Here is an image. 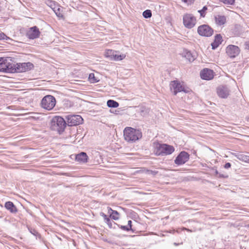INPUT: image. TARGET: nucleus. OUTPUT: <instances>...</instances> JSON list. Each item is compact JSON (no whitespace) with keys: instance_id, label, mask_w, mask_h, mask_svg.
Here are the masks:
<instances>
[{"instance_id":"1","label":"nucleus","mask_w":249,"mask_h":249,"mask_svg":"<svg viewBox=\"0 0 249 249\" xmlns=\"http://www.w3.org/2000/svg\"><path fill=\"white\" fill-rule=\"evenodd\" d=\"M66 124V121L62 117L54 116L51 120L50 128L52 130L61 134L64 131Z\"/></svg>"},{"instance_id":"2","label":"nucleus","mask_w":249,"mask_h":249,"mask_svg":"<svg viewBox=\"0 0 249 249\" xmlns=\"http://www.w3.org/2000/svg\"><path fill=\"white\" fill-rule=\"evenodd\" d=\"M140 131L131 127H126L124 130V140L129 143H133L139 140Z\"/></svg>"},{"instance_id":"3","label":"nucleus","mask_w":249,"mask_h":249,"mask_svg":"<svg viewBox=\"0 0 249 249\" xmlns=\"http://www.w3.org/2000/svg\"><path fill=\"white\" fill-rule=\"evenodd\" d=\"M175 151L174 147L167 144L158 143L156 145V154L159 156H165L170 155Z\"/></svg>"},{"instance_id":"4","label":"nucleus","mask_w":249,"mask_h":249,"mask_svg":"<svg viewBox=\"0 0 249 249\" xmlns=\"http://www.w3.org/2000/svg\"><path fill=\"white\" fill-rule=\"evenodd\" d=\"M55 104V98L50 95L44 96L41 102V107L48 110H52L54 107Z\"/></svg>"},{"instance_id":"5","label":"nucleus","mask_w":249,"mask_h":249,"mask_svg":"<svg viewBox=\"0 0 249 249\" xmlns=\"http://www.w3.org/2000/svg\"><path fill=\"white\" fill-rule=\"evenodd\" d=\"M183 23L188 29L193 28L196 23V18L191 14H185L183 16Z\"/></svg>"},{"instance_id":"6","label":"nucleus","mask_w":249,"mask_h":249,"mask_svg":"<svg viewBox=\"0 0 249 249\" xmlns=\"http://www.w3.org/2000/svg\"><path fill=\"white\" fill-rule=\"evenodd\" d=\"M197 33L201 36L209 37L213 34V30L209 25L203 24L198 27Z\"/></svg>"},{"instance_id":"7","label":"nucleus","mask_w":249,"mask_h":249,"mask_svg":"<svg viewBox=\"0 0 249 249\" xmlns=\"http://www.w3.org/2000/svg\"><path fill=\"white\" fill-rule=\"evenodd\" d=\"M67 124L69 126L77 125L82 124L83 119L78 115H69L66 116Z\"/></svg>"},{"instance_id":"8","label":"nucleus","mask_w":249,"mask_h":249,"mask_svg":"<svg viewBox=\"0 0 249 249\" xmlns=\"http://www.w3.org/2000/svg\"><path fill=\"white\" fill-rule=\"evenodd\" d=\"M189 154L184 151H181L175 160V163L178 165H182L185 163L189 159Z\"/></svg>"},{"instance_id":"9","label":"nucleus","mask_w":249,"mask_h":249,"mask_svg":"<svg viewBox=\"0 0 249 249\" xmlns=\"http://www.w3.org/2000/svg\"><path fill=\"white\" fill-rule=\"evenodd\" d=\"M40 35V32L36 26L29 28L26 33V36L30 39L37 38L39 37Z\"/></svg>"},{"instance_id":"10","label":"nucleus","mask_w":249,"mask_h":249,"mask_svg":"<svg viewBox=\"0 0 249 249\" xmlns=\"http://www.w3.org/2000/svg\"><path fill=\"white\" fill-rule=\"evenodd\" d=\"M17 71L18 72H22L29 71L33 69L34 66L31 62L18 63L16 64Z\"/></svg>"},{"instance_id":"11","label":"nucleus","mask_w":249,"mask_h":249,"mask_svg":"<svg viewBox=\"0 0 249 249\" xmlns=\"http://www.w3.org/2000/svg\"><path fill=\"white\" fill-rule=\"evenodd\" d=\"M170 86V89L173 92L175 95H176L178 92L185 91L184 88L178 81L174 80L171 81Z\"/></svg>"},{"instance_id":"12","label":"nucleus","mask_w":249,"mask_h":249,"mask_svg":"<svg viewBox=\"0 0 249 249\" xmlns=\"http://www.w3.org/2000/svg\"><path fill=\"white\" fill-rule=\"evenodd\" d=\"M240 53V49L237 46L230 45L226 48V53L231 58H234Z\"/></svg>"},{"instance_id":"13","label":"nucleus","mask_w":249,"mask_h":249,"mask_svg":"<svg viewBox=\"0 0 249 249\" xmlns=\"http://www.w3.org/2000/svg\"><path fill=\"white\" fill-rule=\"evenodd\" d=\"M230 90L227 86H220L217 88L218 96L221 98H227L230 94Z\"/></svg>"},{"instance_id":"14","label":"nucleus","mask_w":249,"mask_h":249,"mask_svg":"<svg viewBox=\"0 0 249 249\" xmlns=\"http://www.w3.org/2000/svg\"><path fill=\"white\" fill-rule=\"evenodd\" d=\"M200 75L202 79L210 80L213 78L214 72L212 70L205 68L200 71Z\"/></svg>"},{"instance_id":"15","label":"nucleus","mask_w":249,"mask_h":249,"mask_svg":"<svg viewBox=\"0 0 249 249\" xmlns=\"http://www.w3.org/2000/svg\"><path fill=\"white\" fill-rule=\"evenodd\" d=\"M88 156L86 153L82 152L75 156V160L80 163H86L88 162Z\"/></svg>"},{"instance_id":"16","label":"nucleus","mask_w":249,"mask_h":249,"mask_svg":"<svg viewBox=\"0 0 249 249\" xmlns=\"http://www.w3.org/2000/svg\"><path fill=\"white\" fill-rule=\"evenodd\" d=\"M223 40L220 34H217L214 37V41L211 44L212 49L214 50L217 48L222 43Z\"/></svg>"},{"instance_id":"17","label":"nucleus","mask_w":249,"mask_h":249,"mask_svg":"<svg viewBox=\"0 0 249 249\" xmlns=\"http://www.w3.org/2000/svg\"><path fill=\"white\" fill-rule=\"evenodd\" d=\"M5 208L9 210L11 213H16L17 212V209L12 202L7 201L5 203Z\"/></svg>"},{"instance_id":"18","label":"nucleus","mask_w":249,"mask_h":249,"mask_svg":"<svg viewBox=\"0 0 249 249\" xmlns=\"http://www.w3.org/2000/svg\"><path fill=\"white\" fill-rule=\"evenodd\" d=\"M5 72L14 73L18 72L17 71L16 64L10 63L7 61Z\"/></svg>"},{"instance_id":"19","label":"nucleus","mask_w":249,"mask_h":249,"mask_svg":"<svg viewBox=\"0 0 249 249\" xmlns=\"http://www.w3.org/2000/svg\"><path fill=\"white\" fill-rule=\"evenodd\" d=\"M108 213L109 214V217L112 219L117 220L119 219V213L115 210H113L110 207H107Z\"/></svg>"},{"instance_id":"20","label":"nucleus","mask_w":249,"mask_h":249,"mask_svg":"<svg viewBox=\"0 0 249 249\" xmlns=\"http://www.w3.org/2000/svg\"><path fill=\"white\" fill-rule=\"evenodd\" d=\"M215 23L219 26L222 25L226 23V18L224 16L217 15L215 16Z\"/></svg>"},{"instance_id":"21","label":"nucleus","mask_w":249,"mask_h":249,"mask_svg":"<svg viewBox=\"0 0 249 249\" xmlns=\"http://www.w3.org/2000/svg\"><path fill=\"white\" fill-rule=\"evenodd\" d=\"M184 56L189 62H193L196 59V56L187 50L184 52Z\"/></svg>"},{"instance_id":"22","label":"nucleus","mask_w":249,"mask_h":249,"mask_svg":"<svg viewBox=\"0 0 249 249\" xmlns=\"http://www.w3.org/2000/svg\"><path fill=\"white\" fill-rule=\"evenodd\" d=\"M235 156L240 160L248 162L249 160V156L245 155L243 153H237L235 155Z\"/></svg>"},{"instance_id":"23","label":"nucleus","mask_w":249,"mask_h":249,"mask_svg":"<svg viewBox=\"0 0 249 249\" xmlns=\"http://www.w3.org/2000/svg\"><path fill=\"white\" fill-rule=\"evenodd\" d=\"M6 63L7 58L0 57V71L5 72Z\"/></svg>"},{"instance_id":"24","label":"nucleus","mask_w":249,"mask_h":249,"mask_svg":"<svg viewBox=\"0 0 249 249\" xmlns=\"http://www.w3.org/2000/svg\"><path fill=\"white\" fill-rule=\"evenodd\" d=\"M100 215L104 218L105 222L107 224L109 228L112 227V223L110 219V217H108L106 214L103 213H100Z\"/></svg>"},{"instance_id":"25","label":"nucleus","mask_w":249,"mask_h":249,"mask_svg":"<svg viewBox=\"0 0 249 249\" xmlns=\"http://www.w3.org/2000/svg\"><path fill=\"white\" fill-rule=\"evenodd\" d=\"M116 52L112 50H107L105 52V55L106 57L108 58L109 60H112L114 54Z\"/></svg>"},{"instance_id":"26","label":"nucleus","mask_w":249,"mask_h":249,"mask_svg":"<svg viewBox=\"0 0 249 249\" xmlns=\"http://www.w3.org/2000/svg\"><path fill=\"white\" fill-rule=\"evenodd\" d=\"M107 106L109 107L116 108L119 107V104L114 100H108L107 101Z\"/></svg>"},{"instance_id":"27","label":"nucleus","mask_w":249,"mask_h":249,"mask_svg":"<svg viewBox=\"0 0 249 249\" xmlns=\"http://www.w3.org/2000/svg\"><path fill=\"white\" fill-rule=\"evenodd\" d=\"M158 172L156 171H152L145 169L144 168H141V173H145L148 175H152L155 176L158 174Z\"/></svg>"},{"instance_id":"28","label":"nucleus","mask_w":249,"mask_h":249,"mask_svg":"<svg viewBox=\"0 0 249 249\" xmlns=\"http://www.w3.org/2000/svg\"><path fill=\"white\" fill-rule=\"evenodd\" d=\"M152 11L149 9L144 11L142 13V16L145 18H150L152 17Z\"/></svg>"},{"instance_id":"29","label":"nucleus","mask_w":249,"mask_h":249,"mask_svg":"<svg viewBox=\"0 0 249 249\" xmlns=\"http://www.w3.org/2000/svg\"><path fill=\"white\" fill-rule=\"evenodd\" d=\"M125 57V55L124 54H120L119 55V54H116V53H115L114 55L112 60H116V61L122 60Z\"/></svg>"},{"instance_id":"30","label":"nucleus","mask_w":249,"mask_h":249,"mask_svg":"<svg viewBox=\"0 0 249 249\" xmlns=\"http://www.w3.org/2000/svg\"><path fill=\"white\" fill-rule=\"evenodd\" d=\"M89 79L90 83H94L97 82L98 80L95 77L94 74L93 73H90L89 76Z\"/></svg>"},{"instance_id":"31","label":"nucleus","mask_w":249,"mask_h":249,"mask_svg":"<svg viewBox=\"0 0 249 249\" xmlns=\"http://www.w3.org/2000/svg\"><path fill=\"white\" fill-rule=\"evenodd\" d=\"M207 10V7L206 6H204L202 9L198 11V12L200 14L201 17L204 18L205 17L206 12Z\"/></svg>"},{"instance_id":"32","label":"nucleus","mask_w":249,"mask_h":249,"mask_svg":"<svg viewBox=\"0 0 249 249\" xmlns=\"http://www.w3.org/2000/svg\"><path fill=\"white\" fill-rule=\"evenodd\" d=\"M219 1L227 5H233L235 2V0H219Z\"/></svg>"},{"instance_id":"33","label":"nucleus","mask_w":249,"mask_h":249,"mask_svg":"<svg viewBox=\"0 0 249 249\" xmlns=\"http://www.w3.org/2000/svg\"><path fill=\"white\" fill-rule=\"evenodd\" d=\"M118 227H119V228H120L121 229H122L123 231H130L129 230V228L128 227H127V226H122V225H118Z\"/></svg>"},{"instance_id":"34","label":"nucleus","mask_w":249,"mask_h":249,"mask_svg":"<svg viewBox=\"0 0 249 249\" xmlns=\"http://www.w3.org/2000/svg\"><path fill=\"white\" fill-rule=\"evenodd\" d=\"M7 38H9V37H7L4 33H0V40L5 39H7Z\"/></svg>"},{"instance_id":"35","label":"nucleus","mask_w":249,"mask_h":249,"mask_svg":"<svg viewBox=\"0 0 249 249\" xmlns=\"http://www.w3.org/2000/svg\"><path fill=\"white\" fill-rule=\"evenodd\" d=\"M183 2L187 3V4H193L195 0H181Z\"/></svg>"},{"instance_id":"36","label":"nucleus","mask_w":249,"mask_h":249,"mask_svg":"<svg viewBox=\"0 0 249 249\" xmlns=\"http://www.w3.org/2000/svg\"><path fill=\"white\" fill-rule=\"evenodd\" d=\"M144 108V107L141 106V114L142 113H147L149 112V109L148 108H146L145 107H144V110H143L142 108ZM144 114L145 113H144Z\"/></svg>"},{"instance_id":"37","label":"nucleus","mask_w":249,"mask_h":249,"mask_svg":"<svg viewBox=\"0 0 249 249\" xmlns=\"http://www.w3.org/2000/svg\"><path fill=\"white\" fill-rule=\"evenodd\" d=\"M219 178H228L229 176L227 174H221V173H219L218 176Z\"/></svg>"},{"instance_id":"38","label":"nucleus","mask_w":249,"mask_h":249,"mask_svg":"<svg viewBox=\"0 0 249 249\" xmlns=\"http://www.w3.org/2000/svg\"><path fill=\"white\" fill-rule=\"evenodd\" d=\"M59 10H60V9L58 8L57 10V11H56L54 10H53V11L55 13V14L57 15V16H58L59 17H63V15L61 14V13H59Z\"/></svg>"},{"instance_id":"39","label":"nucleus","mask_w":249,"mask_h":249,"mask_svg":"<svg viewBox=\"0 0 249 249\" xmlns=\"http://www.w3.org/2000/svg\"><path fill=\"white\" fill-rule=\"evenodd\" d=\"M132 224L131 220H129L128 221L127 225H126V226L129 228L130 230L133 231V229H132V224Z\"/></svg>"},{"instance_id":"40","label":"nucleus","mask_w":249,"mask_h":249,"mask_svg":"<svg viewBox=\"0 0 249 249\" xmlns=\"http://www.w3.org/2000/svg\"><path fill=\"white\" fill-rule=\"evenodd\" d=\"M231 167V164L230 162H227L224 165V168L226 169L230 168Z\"/></svg>"},{"instance_id":"41","label":"nucleus","mask_w":249,"mask_h":249,"mask_svg":"<svg viewBox=\"0 0 249 249\" xmlns=\"http://www.w3.org/2000/svg\"><path fill=\"white\" fill-rule=\"evenodd\" d=\"M245 49L249 50V41L245 43Z\"/></svg>"},{"instance_id":"42","label":"nucleus","mask_w":249,"mask_h":249,"mask_svg":"<svg viewBox=\"0 0 249 249\" xmlns=\"http://www.w3.org/2000/svg\"><path fill=\"white\" fill-rule=\"evenodd\" d=\"M215 174L216 175H217V176H218L219 173H218V171L217 170H215Z\"/></svg>"},{"instance_id":"43","label":"nucleus","mask_w":249,"mask_h":249,"mask_svg":"<svg viewBox=\"0 0 249 249\" xmlns=\"http://www.w3.org/2000/svg\"><path fill=\"white\" fill-rule=\"evenodd\" d=\"M183 229L185 230H186L187 231H191V230H190L189 229H187L186 228H184Z\"/></svg>"},{"instance_id":"44","label":"nucleus","mask_w":249,"mask_h":249,"mask_svg":"<svg viewBox=\"0 0 249 249\" xmlns=\"http://www.w3.org/2000/svg\"><path fill=\"white\" fill-rule=\"evenodd\" d=\"M50 6L51 7L52 9H54V8H53V7H52V4H51Z\"/></svg>"},{"instance_id":"45","label":"nucleus","mask_w":249,"mask_h":249,"mask_svg":"<svg viewBox=\"0 0 249 249\" xmlns=\"http://www.w3.org/2000/svg\"><path fill=\"white\" fill-rule=\"evenodd\" d=\"M174 245H175V246H177V245H178V244H177V243H174Z\"/></svg>"}]
</instances>
